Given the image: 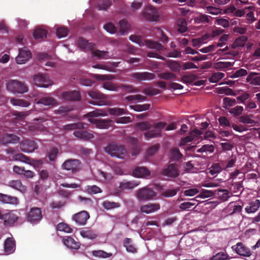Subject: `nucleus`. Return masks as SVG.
I'll return each mask as SVG.
<instances>
[{
    "label": "nucleus",
    "instance_id": "nucleus-1",
    "mask_svg": "<svg viewBox=\"0 0 260 260\" xmlns=\"http://www.w3.org/2000/svg\"><path fill=\"white\" fill-rule=\"evenodd\" d=\"M103 115H104V114L100 113L99 111H93L87 113L86 116L89 118L88 121L90 122L95 124L96 127L103 129L108 128L112 121L111 120L96 118L98 116Z\"/></svg>",
    "mask_w": 260,
    "mask_h": 260
},
{
    "label": "nucleus",
    "instance_id": "nucleus-2",
    "mask_svg": "<svg viewBox=\"0 0 260 260\" xmlns=\"http://www.w3.org/2000/svg\"><path fill=\"white\" fill-rule=\"evenodd\" d=\"M104 151L112 157H116L124 159L126 154V150L122 145H118L111 143L104 148Z\"/></svg>",
    "mask_w": 260,
    "mask_h": 260
},
{
    "label": "nucleus",
    "instance_id": "nucleus-3",
    "mask_svg": "<svg viewBox=\"0 0 260 260\" xmlns=\"http://www.w3.org/2000/svg\"><path fill=\"white\" fill-rule=\"evenodd\" d=\"M6 87L8 90L13 93H23L28 91V87L24 83L15 80H9Z\"/></svg>",
    "mask_w": 260,
    "mask_h": 260
},
{
    "label": "nucleus",
    "instance_id": "nucleus-4",
    "mask_svg": "<svg viewBox=\"0 0 260 260\" xmlns=\"http://www.w3.org/2000/svg\"><path fill=\"white\" fill-rule=\"evenodd\" d=\"M88 95L92 99L99 101L89 100L88 103L93 105L103 106L106 104L105 100L107 96L96 90H91L88 91Z\"/></svg>",
    "mask_w": 260,
    "mask_h": 260
},
{
    "label": "nucleus",
    "instance_id": "nucleus-5",
    "mask_svg": "<svg viewBox=\"0 0 260 260\" xmlns=\"http://www.w3.org/2000/svg\"><path fill=\"white\" fill-rule=\"evenodd\" d=\"M15 160L20 161L33 166L35 169L39 168L43 164L42 159L30 158L22 153H17L14 155Z\"/></svg>",
    "mask_w": 260,
    "mask_h": 260
},
{
    "label": "nucleus",
    "instance_id": "nucleus-6",
    "mask_svg": "<svg viewBox=\"0 0 260 260\" xmlns=\"http://www.w3.org/2000/svg\"><path fill=\"white\" fill-rule=\"evenodd\" d=\"M156 196L155 192L147 187H145L139 189L137 192V197L142 201L152 200Z\"/></svg>",
    "mask_w": 260,
    "mask_h": 260
},
{
    "label": "nucleus",
    "instance_id": "nucleus-7",
    "mask_svg": "<svg viewBox=\"0 0 260 260\" xmlns=\"http://www.w3.org/2000/svg\"><path fill=\"white\" fill-rule=\"evenodd\" d=\"M42 217L41 209L38 207L31 208L26 215L27 221L32 224L39 223Z\"/></svg>",
    "mask_w": 260,
    "mask_h": 260
},
{
    "label": "nucleus",
    "instance_id": "nucleus-8",
    "mask_svg": "<svg viewBox=\"0 0 260 260\" xmlns=\"http://www.w3.org/2000/svg\"><path fill=\"white\" fill-rule=\"evenodd\" d=\"M34 84L40 87L46 88L52 84V82L49 79L46 74H39L34 77Z\"/></svg>",
    "mask_w": 260,
    "mask_h": 260
},
{
    "label": "nucleus",
    "instance_id": "nucleus-9",
    "mask_svg": "<svg viewBox=\"0 0 260 260\" xmlns=\"http://www.w3.org/2000/svg\"><path fill=\"white\" fill-rule=\"evenodd\" d=\"M162 174L171 178H177L180 174L177 164L176 163L169 164L162 170Z\"/></svg>",
    "mask_w": 260,
    "mask_h": 260
},
{
    "label": "nucleus",
    "instance_id": "nucleus-10",
    "mask_svg": "<svg viewBox=\"0 0 260 260\" xmlns=\"http://www.w3.org/2000/svg\"><path fill=\"white\" fill-rule=\"evenodd\" d=\"M48 116H40L37 118H35L34 121H38L37 123H34L33 124L28 126V129L32 133H35L37 132H42L45 130V127L42 124V123L48 120Z\"/></svg>",
    "mask_w": 260,
    "mask_h": 260
},
{
    "label": "nucleus",
    "instance_id": "nucleus-11",
    "mask_svg": "<svg viewBox=\"0 0 260 260\" xmlns=\"http://www.w3.org/2000/svg\"><path fill=\"white\" fill-rule=\"evenodd\" d=\"M142 15L146 20L149 21H157L159 18L157 10L151 6L144 9Z\"/></svg>",
    "mask_w": 260,
    "mask_h": 260
},
{
    "label": "nucleus",
    "instance_id": "nucleus-12",
    "mask_svg": "<svg viewBox=\"0 0 260 260\" xmlns=\"http://www.w3.org/2000/svg\"><path fill=\"white\" fill-rule=\"evenodd\" d=\"M31 57V53L27 47L19 49V54L16 58L18 64H23Z\"/></svg>",
    "mask_w": 260,
    "mask_h": 260
},
{
    "label": "nucleus",
    "instance_id": "nucleus-13",
    "mask_svg": "<svg viewBox=\"0 0 260 260\" xmlns=\"http://www.w3.org/2000/svg\"><path fill=\"white\" fill-rule=\"evenodd\" d=\"M18 219V215L15 214L12 211L4 213L3 217H2L4 224L8 226H13Z\"/></svg>",
    "mask_w": 260,
    "mask_h": 260
},
{
    "label": "nucleus",
    "instance_id": "nucleus-14",
    "mask_svg": "<svg viewBox=\"0 0 260 260\" xmlns=\"http://www.w3.org/2000/svg\"><path fill=\"white\" fill-rule=\"evenodd\" d=\"M80 164V161L78 159H69L64 162L62 167L65 170L75 173L79 170Z\"/></svg>",
    "mask_w": 260,
    "mask_h": 260
},
{
    "label": "nucleus",
    "instance_id": "nucleus-15",
    "mask_svg": "<svg viewBox=\"0 0 260 260\" xmlns=\"http://www.w3.org/2000/svg\"><path fill=\"white\" fill-rule=\"evenodd\" d=\"M86 125L85 124V126ZM85 128L86 126L84 128H77L73 133L74 136L78 139L84 141L89 140L93 138V134L85 130Z\"/></svg>",
    "mask_w": 260,
    "mask_h": 260
},
{
    "label": "nucleus",
    "instance_id": "nucleus-16",
    "mask_svg": "<svg viewBox=\"0 0 260 260\" xmlns=\"http://www.w3.org/2000/svg\"><path fill=\"white\" fill-rule=\"evenodd\" d=\"M232 248L237 254L241 256L248 257L251 254L250 249L241 242H239L236 245H233Z\"/></svg>",
    "mask_w": 260,
    "mask_h": 260
},
{
    "label": "nucleus",
    "instance_id": "nucleus-17",
    "mask_svg": "<svg viewBox=\"0 0 260 260\" xmlns=\"http://www.w3.org/2000/svg\"><path fill=\"white\" fill-rule=\"evenodd\" d=\"M131 76L135 78L137 81H142L145 80H150L155 78V75L152 73L135 72L131 74Z\"/></svg>",
    "mask_w": 260,
    "mask_h": 260
},
{
    "label": "nucleus",
    "instance_id": "nucleus-18",
    "mask_svg": "<svg viewBox=\"0 0 260 260\" xmlns=\"http://www.w3.org/2000/svg\"><path fill=\"white\" fill-rule=\"evenodd\" d=\"M20 148L23 152L29 153L37 149L38 148V145L35 141L32 140H26L20 144Z\"/></svg>",
    "mask_w": 260,
    "mask_h": 260
},
{
    "label": "nucleus",
    "instance_id": "nucleus-19",
    "mask_svg": "<svg viewBox=\"0 0 260 260\" xmlns=\"http://www.w3.org/2000/svg\"><path fill=\"white\" fill-rule=\"evenodd\" d=\"M20 138L13 134H5L0 137V143L3 145L18 143Z\"/></svg>",
    "mask_w": 260,
    "mask_h": 260
},
{
    "label": "nucleus",
    "instance_id": "nucleus-20",
    "mask_svg": "<svg viewBox=\"0 0 260 260\" xmlns=\"http://www.w3.org/2000/svg\"><path fill=\"white\" fill-rule=\"evenodd\" d=\"M89 217V214L87 211H82L75 214L73 217V219L79 225H84Z\"/></svg>",
    "mask_w": 260,
    "mask_h": 260
},
{
    "label": "nucleus",
    "instance_id": "nucleus-21",
    "mask_svg": "<svg viewBox=\"0 0 260 260\" xmlns=\"http://www.w3.org/2000/svg\"><path fill=\"white\" fill-rule=\"evenodd\" d=\"M0 203L3 204L16 205L18 204L19 200L16 197L0 193Z\"/></svg>",
    "mask_w": 260,
    "mask_h": 260
},
{
    "label": "nucleus",
    "instance_id": "nucleus-22",
    "mask_svg": "<svg viewBox=\"0 0 260 260\" xmlns=\"http://www.w3.org/2000/svg\"><path fill=\"white\" fill-rule=\"evenodd\" d=\"M160 209V205L158 203H149L141 206L140 211L142 213L149 214L158 210Z\"/></svg>",
    "mask_w": 260,
    "mask_h": 260
},
{
    "label": "nucleus",
    "instance_id": "nucleus-23",
    "mask_svg": "<svg viewBox=\"0 0 260 260\" xmlns=\"http://www.w3.org/2000/svg\"><path fill=\"white\" fill-rule=\"evenodd\" d=\"M63 244L69 248L77 250L80 247V243L75 241L72 237L67 236L63 239Z\"/></svg>",
    "mask_w": 260,
    "mask_h": 260
},
{
    "label": "nucleus",
    "instance_id": "nucleus-24",
    "mask_svg": "<svg viewBox=\"0 0 260 260\" xmlns=\"http://www.w3.org/2000/svg\"><path fill=\"white\" fill-rule=\"evenodd\" d=\"M62 98L67 101H78L81 99L80 93L77 91H66L62 93Z\"/></svg>",
    "mask_w": 260,
    "mask_h": 260
},
{
    "label": "nucleus",
    "instance_id": "nucleus-25",
    "mask_svg": "<svg viewBox=\"0 0 260 260\" xmlns=\"http://www.w3.org/2000/svg\"><path fill=\"white\" fill-rule=\"evenodd\" d=\"M78 45L80 49L85 52L92 50L94 48V44L89 43L86 40L80 38L78 40Z\"/></svg>",
    "mask_w": 260,
    "mask_h": 260
},
{
    "label": "nucleus",
    "instance_id": "nucleus-26",
    "mask_svg": "<svg viewBox=\"0 0 260 260\" xmlns=\"http://www.w3.org/2000/svg\"><path fill=\"white\" fill-rule=\"evenodd\" d=\"M36 104H42L44 106H54L58 105V103L56 100L52 97L50 96H44L36 102Z\"/></svg>",
    "mask_w": 260,
    "mask_h": 260
},
{
    "label": "nucleus",
    "instance_id": "nucleus-27",
    "mask_svg": "<svg viewBox=\"0 0 260 260\" xmlns=\"http://www.w3.org/2000/svg\"><path fill=\"white\" fill-rule=\"evenodd\" d=\"M133 175L136 177H145L149 176L150 175V172L145 167H138L134 170Z\"/></svg>",
    "mask_w": 260,
    "mask_h": 260
},
{
    "label": "nucleus",
    "instance_id": "nucleus-28",
    "mask_svg": "<svg viewBox=\"0 0 260 260\" xmlns=\"http://www.w3.org/2000/svg\"><path fill=\"white\" fill-rule=\"evenodd\" d=\"M260 207V201L256 199L254 201L248 203L247 206L245 207V211L247 213H255Z\"/></svg>",
    "mask_w": 260,
    "mask_h": 260
},
{
    "label": "nucleus",
    "instance_id": "nucleus-29",
    "mask_svg": "<svg viewBox=\"0 0 260 260\" xmlns=\"http://www.w3.org/2000/svg\"><path fill=\"white\" fill-rule=\"evenodd\" d=\"M145 45L149 48L155 49L156 51H161L164 48V46L160 43L150 40H145Z\"/></svg>",
    "mask_w": 260,
    "mask_h": 260
},
{
    "label": "nucleus",
    "instance_id": "nucleus-30",
    "mask_svg": "<svg viewBox=\"0 0 260 260\" xmlns=\"http://www.w3.org/2000/svg\"><path fill=\"white\" fill-rule=\"evenodd\" d=\"M183 157V154L180 152L178 148L174 147L170 150V159L173 161H178Z\"/></svg>",
    "mask_w": 260,
    "mask_h": 260
},
{
    "label": "nucleus",
    "instance_id": "nucleus-31",
    "mask_svg": "<svg viewBox=\"0 0 260 260\" xmlns=\"http://www.w3.org/2000/svg\"><path fill=\"white\" fill-rule=\"evenodd\" d=\"M15 249V241L11 238H7L4 243L5 251L8 253L14 252Z\"/></svg>",
    "mask_w": 260,
    "mask_h": 260
},
{
    "label": "nucleus",
    "instance_id": "nucleus-32",
    "mask_svg": "<svg viewBox=\"0 0 260 260\" xmlns=\"http://www.w3.org/2000/svg\"><path fill=\"white\" fill-rule=\"evenodd\" d=\"M9 186L21 192L26 191V187L23 185L20 180H11L9 182Z\"/></svg>",
    "mask_w": 260,
    "mask_h": 260
},
{
    "label": "nucleus",
    "instance_id": "nucleus-33",
    "mask_svg": "<svg viewBox=\"0 0 260 260\" xmlns=\"http://www.w3.org/2000/svg\"><path fill=\"white\" fill-rule=\"evenodd\" d=\"M144 135L145 138L147 139L160 137L161 136V131L155 128L152 130L149 129L144 133Z\"/></svg>",
    "mask_w": 260,
    "mask_h": 260
},
{
    "label": "nucleus",
    "instance_id": "nucleus-34",
    "mask_svg": "<svg viewBox=\"0 0 260 260\" xmlns=\"http://www.w3.org/2000/svg\"><path fill=\"white\" fill-rule=\"evenodd\" d=\"M256 73H250L246 78V81L254 85H260V77L256 76Z\"/></svg>",
    "mask_w": 260,
    "mask_h": 260
},
{
    "label": "nucleus",
    "instance_id": "nucleus-35",
    "mask_svg": "<svg viewBox=\"0 0 260 260\" xmlns=\"http://www.w3.org/2000/svg\"><path fill=\"white\" fill-rule=\"evenodd\" d=\"M166 64L172 71L175 72H179L182 67L178 61L172 60H167Z\"/></svg>",
    "mask_w": 260,
    "mask_h": 260
},
{
    "label": "nucleus",
    "instance_id": "nucleus-36",
    "mask_svg": "<svg viewBox=\"0 0 260 260\" xmlns=\"http://www.w3.org/2000/svg\"><path fill=\"white\" fill-rule=\"evenodd\" d=\"M139 184L135 181H124L120 182L119 188L122 190L133 189Z\"/></svg>",
    "mask_w": 260,
    "mask_h": 260
},
{
    "label": "nucleus",
    "instance_id": "nucleus-37",
    "mask_svg": "<svg viewBox=\"0 0 260 260\" xmlns=\"http://www.w3.org/2000/svg\"><path fill=\"white\" fill-rule=\"evenodd\" d=\"M123 246L127 252L135 253L137 249L133 244V241L130 238H125L123 241Z\"/></svg>",
    "mask_w": 260,
    "mask_h": 260
},
{
    "label": "nucleus",
    "instance_id": "nucleus-38",
    "mask_svg": "<svg viewBox=\"0 0 260 260\" xmlns=\"http://www.w3.org/2000/svg\"><path fill=\"white\" fill-rule=\"evenodd\" d=\"M80 235L83 238L94 239L97 237V235L91 229L83 230L80 232Z\"/></svg>",
    "mask_w": 260,
    "mask_h": 260
},
{
    "label": "nucleus",
    "instance_id": "nucleus-39",
    "mask_svg": "<svg viewBox=\"0 0 260 260\" xmlns=\"http://www.w3.org/2000/svg\"><path fill=\"white\" fill-rule=\"evenodd\" d=\"M10 103L13 106H17L22 107H27L30 105V103L25 100L22 99H17L15 98H11L10 100Z\"/></svg>",
    "mask_w": 260,
    "mask_h": 260
},
{
    "label": "nucleus",
    "instance_id": "nucleus-40",
    "mask_svg": "<svg viewBox=\"0 0 260 260\" xmlns=\"http://www.w3.org/2000/svg\"><path fill=\"white\" fill-rule=\"evenodd\" d=\"M247 41V37L245 36H241L237 38L233 44V48L241 47L245 45Z\"/></svg>",
    "mask_w": 260,
    "mask_h": 260
},
{
    "label": "nucleus",
    "instance_id": "nucleus-41",
    "mask_svg": "<svg viewBox=\"0 0 260 260\" xmlns=\"http://www.w3.org/2000/svg\"><path fill=\"white\" fill-rule=\"evenodd\" d=\"M108 112L110 114L115 116L126 114V110L118 107L109 108Z\"/></svg>",
    "mask_w": 260,
    "mask_h": 260
},
{
    "label": "nucleus",
    "instance_id": "nucleus-42",
    "mask_svg": "<svg viewBox=\"0 0 260 260\" xmlns=\"http://www.w3.org/2000/svg\"><path fill=\"white\" fill-rule=\"evenodd\" d=\"M47 31L44 29L37 28L34 31V37L35 39H43L46 37Z\"/></svg>",
    "mask_w": 260,
    "mask_h": 260
},
{
    "label": "nucleus",
    "instance_id": "nucleus-43",
    "mask_svg": "<svg viewBox=\"0 0 260 260\" xmlns=\"http://www.w3.org/2000/svg\"><path fill=\"white\" fill-rule=\"evenodd\" d=\"M225 76V74L221 72L214 73L209 78V81L211 83H217L220 80L223 78Z\"/></svg>",
    "mask_w": 260,
    "mask_h": 260
},
{
    "label": "nucleus",
    "instance_id": "nucleus-44",
    "mask_svg": "<svg viewBox=\"0 0 260 260\" xmlns=\"http://www.w3.org/2000/svg\"><path fill=\"white\" fill-rule=\"evenodd\" d=\"M57 230L59 231L64 232L67 233L73 232V229L67 223L62 222L57 224Z\"/></svg>",
    "mask_w": 260,
    "mask_h": 260
},
{
    "label": "nucleus",
    "instance_id": "nucleus-45",
    "mask_svg": "<svg viewBox=\"0 0 260 260\" xmlns=\"http://www.w3.org/2000/svg\"><path fill=\"white\" fill-rule=\"evenodd\" d=\"M103 87L105 89L108 90L117 91L119 88V85H117L112 82H105L103 84Z\"/></svg>",
    "mask_w": 260,
    "mask_h": 260
},
{
    "label": "nucleus",
    "instance_id": "nucleus-46",
    "mask_svg": "<svg viewBox=\"0 0 260 260\" xmlns=\"http://www.w3.org/2000/svg\"><path fill=\"white\" fill-rule=\"evenodd\" d=\"M119 24L121 35H123L130 27V25L125 19L120 20L119 22Z\"/></svg>",
    "mask_w": 260,
    "mask_h": 260
},
{
    "label": "nucleus",
    "instance_id": "nucleus-47",
    "mask_svg": "<svg viewBox=\"0 0 260 260\" xmlns=\"http://www.w3.org/2000/svg\"><path fill=\"white\" fill-rule=\"evenodd\" d=\"M136 126L138 129L141 131L149 130L152 127V125L147 121L138 122L136 123Z\"/></svg>",
    "mask_w": 260,
    "mask_h": 260
},
{
    "label": "nucleus",
    "instance_id": "nucleus-48",
    "mask_svg": "<svg viewBox=\"0 0 260 260\" xmlns=\"http://www.w3.org/2000/svg\"><path fill=\"white\" fill-rule=\"evenodd\" d=\"M85 124L82 122H78L66 125L64 126V129L66 130L75 129L77 128H84Z\"/></svg>",
    "mask_w": 260,
    "mask_h": 260
},
{
    "label": "nucleus",
    "instance_id": "nucleus-49",
    "mask_svg": "<svg viewBox=\"0 0 260 260\" xmlns=\"http://www.w3.org/2000/svg\"><path fill=\"white\" fill-rule=\"evenodd\" d=\"M92 253L93 256L101 258H108L112 256L111 253L100 250L93 251Z\"/></svg>",
    "mask_w": 260,
    "mask_h": 260
},
{
    "label": "nucleus",
    "instance_id": "nucleus-50",
    "mask_svg": "<svg viewBox=\"0 0 260 260\" xmlns=\"http://www.w3.org/2000/svg\"><path fill=\"white\" fill-rule=\"evenodd\" d=\"M222 171L220 165L218 163L213 164L209 169V173L214 175L220 173Z\"/></svg>",
    "mask_w": 260,
    "mask_h": 260
},
{
    "label": "nucleus",
    "instance_id": "nucleus-51",
    "mask_svg": "<svg viewBox=\"0 0 260 260\" xmlns=\"http://www.w3.org/2000/svg\"><path fill=\"white\" fill-rule=\"evenodd\" d=\"M150 107V105L149 104L130 106L131 108L134 110L136 111H142L148 110V109H149Z\"/></svg>",
    "mask_w": 260,
    "mask_h": 260
},
{
    "label": "nucleus",
    "instance_id": "nucleus-52",
    "mask_svg": "<svg viewBox=\"0 0 260 260\" xmlns=\"http://www.w3.org/2000/svg\"><path fill=\"white\" fill-rule=\"evenodd\" d=\"M86 189L89 194H96L102 192V190L96 185H88L86 186Z\"/></svg>",
    "mask_w": 260,
    "mask_h": 260
},
{
    "label": "nucleus",
    "instance_id": "nucleus-53",
    "mask_svg": "<svg viewBox=\"0 0 260 260\" xmlns=\"http://www.w3.org/2000/svg\"><path fill=\"white\" fill-rule=\"evenodd\" d=\"M103 206L104 208L107 210H110L118 208L120 206V205L118 203L110 202L109 201H105L103 203Z\"/></svg>",
    "mask_w": 260,
    "mask_h": 260
},
{
    "label": "nucleus",
    "instance_id": "nucleus-54",
    "mask_svg": "<svg viewBox=\"0 0 260 260\" xmlns=\"http://www.w3.org/2000/svg\"><path fill=\"white\" fill-rule=\"evenodd\" d=\"M229 255L224 252H220L212 256L210 260H226L228 259Z\"/></svg>",
    "mask_w": 260,
    "mask_h": 260
},
{
    "label": "nucleus",
    "instance_id": "nucleus-55",
    "mask_svg": "<svg viewBox=\"0 0 260 260\" xmlns=\"http://www.w3.org/2000/svg\"><path fill=\"white\" fill-rule=\"evenodd\" d=\"M129 40L133 42L136 43L140 46H145V40H143L141 36L131 35Z\"/></svg>",
    "mask_w": 260,
    "mask_h": 260
},
{
    "label": "nucleus",
    "instance_id": "nucleus-56",
    "mask_svg": "<svg viewBox=\"0 0 260 260\" xmlns=\"http://www.w3.org/2000/svg\"><path fill=\"white\" fill-rule=\"evenodd\" d=\"M197 76L194 74L183 75L181 78V81L183 83H191L196 80Z\"/></svg>",
    "mask_w": 260,
    "mask_h": 260
},
{
    "label": "nucleus",
    "instance_id": "nucleus-57",
    "mask_svg": "<svg viewBox=\"0 0 260 260\" xmlns=\"http://www.w3.org/2000/svg\"><path fill=\"white\" fill-rule=\"evenodd\" d=\"M144 93L148 95H155L160 93V90L152 87H149L144 89L143 90Z\"/></svg>",
    "mask_w": 260,
    "mask_h": 260
},
{
    "label": "nucleus",
    "instance_id": "nucleus-58",
    "mask_svg": "<svg viewBox=\"0 0 260 260\" xmlns=\"http://www.w3.org/2000/svg\"><path fill=\"white\" fill-rule=\"evenodd\" d=\"M180 190L179 187L173 189H167L162 193V196L164 197L169 198L175 196L177 192Z\"/></svg>",
    "mask_w": 260,
    "mask_h": 260
},
{
    "label": "nucleus",
    "instance_id": "nucleus-59",
    "mask_svg": "<svg viewBox=\"0 0 260 260\" xmlns=\"http://www.w3.org/2000/svg\"><path fill=\"white\" fill-rule=\"evenodd\" d=\"M119 88L123 89L124 91L127 92H138L139 90L131 85H126L121 84L119 85Z\"/></svg>",
    "mask_w": 260,
    "mask_h": 260
},
{
    "label": "nucleus",
    "instance_id": "nucleus-60",
    "mask_svg": "<svg viewBox=\"0 0 260 260\" xmlns=\"http://www.w3.org/2000/svg\"><path fill=\"white\" fill-rule=\"evenodd\" d=\"M125 99L127 101H145L147 99L146 96H143L141 94L132 95H128L125 98Z\"/></svg>",
    "mask_w": 260,
    "mask_h": 260
},
{
    "label": "nucleus",
    "instance_id": "nucleus-61",
    "mask_svg": "<svg viewBox=\"0 0 260 260\" xmlns=\"http://www.w3.org/2000/svg\"><path fill=\"white\" fill-rule=\"evenodd\" d=\"M232 65H233V63L231 62L219 61V62H217L215 64V67L216 69H218L220 70H223V69L231 67L232 66Z\"/></svg>",
    "mask_w": 260,
    "mask_h": 260
},
{
    "label": "nucleus",
    "instance_id": "nucleus-62",
    "mask_svg": "<svg viewBox=\"0 0 260 260\" xmlns=\"http://www.w3.org/2000/svg\"><path fill=\"white\" fill-rule=\"evenodd\" d=\"M214 195L212 191L202 189L200 193L197 196V198L205 199L209 197H211Z\"/></svg>",
    "mask_w": 260,
    "mask_h": 260
},
{
    "label": "nucleus",
    "instance_id": "nucleus-63",
    "mask_svg": "<svg viewBox=\"0 0 260 260\" xmlns=\"http://www.w3.org/2000/svg\"><path fill=\"white\" fill-rule=\"evenodd\" d=\"M68 29L64 27H60L56 30V36L59 38L65 37L68 34Z\"/></svg>",
    "mask_w": 260,
    "mask_h": 260
},
{
    "label": "nucleus",
    "instance_id": "nucleus-64",
    "mask_svg": "<svg viewBox=\"0 0 260 260\" xmlns=\"http://www.w3.org/2000/svg\"><path fill=\"white\" fill-rule=\"evenodd\" d=\"M158 77L164 80H170L175 79L176 76L174 73L167 72L159 74Z\"/></svg>",
    "mask_w": 260,
    "mask_h": 260
}]
</instances>
